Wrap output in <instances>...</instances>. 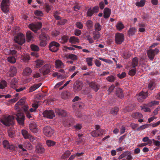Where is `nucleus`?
I'll return each instance as SVG.
<instances>
[{
  "instance_id": "obj_1",
  "label": "nucleus",
  "mask_w": 160,
  "mask_h": 160,
  "mask_svg": "<svg viewBox=\"0 0 160 160\" xmlns=\"http://www.w3.org/2000/svg\"><path fill=\"white\" fill-rule=\"evenodd\" d=\"M14 119L11 116L5 117L1 119L0 122L5 126L7 127H10L14 124Z\"/></svg>"
},
{
  "instance_id": "obj_2",
  "label": "nucleus",
  "mask_w": 160,
  "mask_h": 160,
  "mask_svg": "<svg viewBox=\"0 0 160 160\" xmlns=\"http://www.w3.org/2000/svg\"><path fill=\"white\" fill-rule=\"evenodd\" d=\"M16 119L18 124L22 126H23L24 124L25 116L22 111H19L16 114Z\"/></svg>"
},
{
  "instance_id": "obj_3",
  "label": "nucleus",
  "mask_w": 160,
  "mask_h": 160,
  "mask_svg": "<svg viewBox=\"0 0 160 160\" xmlns=\"http://www.w3.org/2000/svg\"><path fill=\"white\" fill-rule=\"evenodd\" d=\"M60 44L55 41H52L49 44L48 48L50 51L53 52H57L60 47Z\"/></svg>"
},
{
  "instance_id": "obj_4",
  "label": "nucleus",
  "mask_w": 160,
  "mask_h": 160,
  "mask_svg": "<svg viewBox=\"0 0 160 160\" xmlns=\"http://www.w3.org/2000/svg\"><path fill=\"white\" fill-rule=\"evenodd\" d=\"M39 38L41 41L40 45L42 47L45 46L47 44V40L49 39L48 36L44 32H42L39 35Z\"/></svg>"
},
{
  "instance_id": "obj_5",
  "label": "nucleus",
  "mask_w": 160,
  "mask_h": 160,
  "mask_svg": "<svg viewBox=\"0 0 160 160\" xmlns=\"http://www.w3.org/2000/svg\"><path fill=\"white\" fill-rule=\"evenodd\" d=\"M10 4L9 0H2L1 3V8L5 13H7L9 11Z\"/></svg>"
},
{
  "instance_id": "obj_6",
  "label": "nucleus",
  "mask_w": 160,
  "mask_h": 160,
  "mask_svg": "<svg viewBox=\"0 0 160 160\" xmlns=\"http://www.w3.org/2000/svg\"><path fill=\"white\" fill-rule=\"evenodd\" d=\"M14 40L19 45H22L25 42V37L22 33H19L14 37Z\"/></svg>"
},
{
  "instance_id": "obj_7",
  "label": "nucleus",
  "mask_w": 160,
  "mask_h": 160,
  "mask_svg": "<svg viewBox=\"0 0 160 160\" xmlns=\"http://www.w3.org/2000/svg\"><path fill=\"white\" fill-rule=\"evenodd\" d=\"M43 131L44 134L48 137H51L54 132V130L49 126L44 127Z\"/></svg>"
},
{
  "instance_id": "obj_8",
  "label": "nucleus",
  "mask_w": 160,
  "mask_h": 160,
  "mask_svg": "<svg viewBox=\"0 0 160 160\" xmlns=\"http://www.w3.org/2000/svg\"><path fill=\"white\" fill-rule=\"evenodd\" d=\"M42 26V23L40 22H37L34 23L29 24L28 27L32 31L36 32L37 31L40 29Z\"/></svg>"
},
{
  "instance_id": "obj_9",
  "label": "nucleus",
  "mask_w": 160,
  "mask_h": 160,
  "mask_svg": "<svg viewBox=\"0 0 160 160\" xmlns=\"http://www.w3.org/2000/svg\"><path fill=\"white\" fill-rule=\"evenodd\" d=\"M159 52V50L157 48L154 50L150 49L147 51V53L149 59L151 60L152 61L155 55L157 54Z\"/></svg>"
},
{
  "instance_id": "obj_10",
  "label": "nucleus",
  "mask_w": 160,
  "mask_h": 160,
  "mask_svg": "<svg viewBox=\"0 0 160 160\" xmlns=\"http://www.w3.org/2000/svg\"><path fill=\"white\" fill-rule=\"evenodd\" d=\"M124 35L121 33H117L115 35V41L118 44H121L124 41Z\"/></svg>"
},
{
  "instance_id": "obj_11",
  "label": "nucleus",
  "mask_w": 160,
  "mask_h": 160,
  "mask_svg": "<svg viewBox=\"0 0 160 160\" xmlns=\"http://www.w3.org/2000/svg\"><path fill=\"white\" fill-rule=\"evenodd\" d=\"M50 68L49 64H46L40 69V73H42L43 75H47L50 72Z\"/></svg>"
},
{
  "instance_id": "obj_12",
  "label": "nucleus",
  "mask_w": 160,
  "mask_h": 160,
  "mask_svg": "<svg viewBox=\"0 0 160 160\" xmlns=\"http://www.w3.org/2000/svg\"><path fill=\"white\" fill-rule=\"evenodd\" d=\"M44 117L49 119H52L55 117L54 111L52 110H46L43 112Z\"/></svg>"
},
{
  "instance_id": "obj_13",
  "label": "nucleus",
  "mask_w": 160,
  "mask_h": 160,
  "mask_svg": "<svg viewBox=\"0 0 160 160\" xmlns=\"http://www.w3.org/2000/svg\"><path fill=\"white\" fill-rule=\"evenodd\" d=\"M99 11V8L98 6H96L92 9L91 8H89L87 12V17H91L94 13H96Z\"/></svg>"
},
{
  "instance_id": "obj_14",
  "label": "nucleus",
  "mask_w": 160,
  "mask_h": 160,
  "mask_svg": "<svg viewBox=\"0 0 160 160\" xmlns=\"http://www.w3.org/2000/svg\"><path fill=\"white\" fill-rule=\"evenodd\" d=\"M17 72V69L14 66H11L8 72L6 74L8 77H13L15 76Z\"/></svg>"
},
{
  "instance_id": "obj_15",
  "label": "nucleus",
  "mask_w": 160,
  "mask_h": 160,
  "mask_svg": "<svg viewBox=\"0 0 160 160\" xmlns=\"http://www.w3.org/2000/svg\"><path fill=\"white\" fill-rule=\"evenodd\" d=\"M26 100L24 99H21L15 104L16 109H19L21 108L22 111H23V107L25 105H27L25 104Z\"/></svg>"
},
{
  "instance_id": "obj_16",
  "label": "nucleus",
  "mask_w": 160,
  "mask_h": 160,
  "mask_svg": "<svg viewBox=\"0 0 160 160\" xmlns=\"http://www.w3.org/2000/svg\"><path fill=\"white\" fill-rule=\"evenodd\" d=\"M148 95L147 92H141L138 95L137 100L139 102H142L147 97Z\"/></svg>"
},
{
  "instance_id": "obj_17",
  "label": "nucleus",
  "mask_w": 160,
  "mask_h": 160,
  "mask_svg": "<svg viewBox=\"0 0 160 160\" xmlns=\"http://www.w3.org/2000/svg\"><path fill=\"white\" fill-rule=\"evenodd\" d=\"M104 131L103 129H96L91 132V136L94 137H98L102 135Z\"/></svg>"
},
{
  "instance_id": "obj_18",
  "label": "nucleus",
  "mask_w": 160,
  "mask_h": 160,
  "mask_svg": "<svg viewBox=\"0 0 160 160\" xmlns=\"http://www.w3.org/2000/svg\"><path fill=\"white\" fill-rule=\"evenodd\" d=\"M29 128L31 131L33 133H37L38 131V129L35 122L30 123L29 125Z\"/></svg>"
},
{
  "instance_id": "obj_19",
  "label": "nucleus",
  "mask_w": 160,
  "mask_h": 160,
  "mask_svg": "<svg viewBox=\"0 0 160 160\" xmlns=\"http://www.w3.org/2000/svg\"><path fill=\"white\" fill-rule=\"evenodd\" d=\"M88 85L95 92H97L100 88V86L99 85L93 82H89Z\"/></svg>"
},
{
  "instance_id": "obj_20",
  "label": "nucleus",
  "mask_w": 160,
  "mask_h": 160,
  "mask_svg": "<svg viewBox=\"0 0 160 160\" xmlns=\"http://www.w3.org/2000/svg\"><path fill=\"white\" fill-rule=\"evenodd\" d=\"M75 121L74 119L71 117H68L66 119L65 125L68 127L72 126L74 125Z\"/></svg>"
},
{
  "instance_id": "obj_21",
  "label": "nucleus",
  "mask_w": 160,
  "mask_h": 160,
  "mask_svg": "<svg viewBox=\"0 0 160 160\" xmlns=\"http://www.w3.org/2000/svg\"><path fill=\"white\" fill-rule=\"evenodd\" d=\"M35 151L38 153H42L44 152L45 149L41 144H38L36 146Z\"/></svg>"
},
{
  "instance_id": "obj_22",
  "label": "nucleus",
  "mask_w": 160,
  "mask_h": 160,
  "mask_svg": "<svg viewBox=\"0 0 160 160\" xmlns=\"http://www.w3.org/2000/svg\"><path fill=\"white\" fill-rule=\"evenodd\" d=\"M55 112L58 115L62 117L66 116L67 114V112L65 110L61 109H56Z\"/></svg>"
},
{
  "instance_id": "obj_23",
  "label": "nucleus",
  "mask_w": 160,
  "mask_h": 160,
  "mask_svg": "<svg viewBox=\"0 0 160 160\" xmlns=\"http://www.w3.org/2000/svg\"><path fill=\"white\" fill-rule=\"evenodd\" d=\"M111 12V9L108 8H106L103 10V17L105 18H108L110 15Z\"/></svg>"
},
{
  "instance_id": "obj_24",
  "label": "nucleus",
  "mask_w": 160,
  "mask_h": 160,
  "mask_svg": "<svg viewBox=\"0 0 160 160\" xmlns=\"http://www.w3.org/2000/svg\"><path fill=\"white\" fill-rule=\"evenodd\" d=\"M55 63L56 68H62L64 67L63 63L61 60L57 59L55 61Z\"/></svg>"
},
{
  "instance_id": "obj_25",
  "label": "nucleus",
  "mask_w": 160,
  "mask_h": 160,
  "mask_svg": "<svg viewBox=\"0 0 160 160\" xmlns=\"http://www.w3.org/2000/svg\"><path fill=\"white\" fill-rule=\"evenodd\" d=\"M32 72V70L31 68L27 67L23 70L22 74L25 76H30Z\"/></svg>"
},
{
  "instance_id": "obj_26",
  "label": "nucleus",
  "mask_w": 160,
  "mask_h": 160,
  "mask_svg": "<svg viewBox=\"0 0 160 160\" xmlns=\"http://www.w3.org/2000/svg\"><path fill=\"white\" fill-rule=\"evenodd\" d=\"M23 111L25 112L27 117L29 119L32 118L29 111L28 110V105H25L23 107Z\"/></svg>"
},
{
  "instance_id": "obj_27",
  "label": "nucleus",
  "mask_w": 160,
  "mask_h": 160,
  "mask_svg": "<svg viewBox=\"0 0 160 160\" xmlns=\"http://www.w3.org/2000/svg\"><path fill=\"white\" fill-rule=\"evenodd\" d=\"M21 133L23 137L25 139H28L30 138L31 137V135L25 129H22V130Z\"/></svg>"
},
{
  "instance_id": "obj_28",
  "label": "nucleus",
  "mask_w": 160,
  "mask_h": 160,
  "mask_svg": "<svg viewBox=\"0 0 160 160\" xmlns=\"http://www.w3.org/2000/svg\"><path fill=\"white\" fill-rule=\"evenodd\" d=\"M3 147L6 149H12L13 148V146L10 144L8 141L4 140L2 142Z\"/></svg>"
},
{
  "instance_id": "obj_29",
  "label": "nucleus",
  "mask_w": 160,
  "mask_h": 160,
  "mask_svg": "<svg viewBox=\"0 0 160 160\" xmlns=\"http://www.w3.org/2000/svg\"><path fill=\"white\" fill-rule=\"evenodd\" d=\"M18 82V80L16 78H14L10 82L11 87L13 88H15Z\"/></svg>"
},
{
  "instance_id": "obj_30",
  "label": "nucleus",
  "mask_w": 160,
  "mask_h": 160,
  "mask_svg": "<svg viewBox=\"0 0 160 160\" xmlns=\"http://www.w3.org/2000/svg\"><path fill=\"white\" fill-rule=\"evenodd\" d=\"M27 41L28 42H30L32 40L33 38V33L30 31H28L26 33Z\"/></svg>"
},
{
  "instance_id": "obj_31",
  "label": "nucleus",
  "mask_w": 160,
  "mask_h": 160,
  "mask_svg": "<svg viewBox=\"0 0 160 160\" xmlns=\"http://www.w3.org/2000/svg\"><path fill=\"white\" fill-rule=\"evenodd\" d=\"M42 85L41 83L34 84L31 86L29 89V92H31L38 88Z\"/></svg>"
},
{
  "instance_id": "obj_32",
  "label": "nucleus",
  "mask_w": 160,
  "mask_h": 160,
  "mask_svg": "<svg viewBox=\"0 0 160 160\" xmlns=\"http://www.w3.org/2000/svg\"><path fill=\"white\" fill-rule=\"evenodd\" d=\"M136 29L134 27L131 28L128 31V34L129 37L132 36L134 35L136 32Z\"/></svg>"
},
{
  "instance_id": "obj_33",
  "label": "nucleus",
  "mask_w": 160,
  "mask_h": 160,
  "mask_svg": "<svg viewBox=\"0 0 160 160\" xmlns=\"http://www.w3.org/2000/svg\"><path fill=\"white\" fill-rule=\"evenodd\" d=\"M116 92V95L118 97L121 98L123 97L122 90L121 88H117Z\"/></svg>"
},
{
  "instance_id": "obj_34",
  "label": "nucleus",
  "mask_w": 160,
  "mask_h": 160,
  "mask_svg": "<svg viewBox=\"0 0 160 160\" xmlns=\"http://www.w3.org/2000/svg\"><path fill=\"white\" fill-rule=\"evenodd\" d=\"M35 64L36 65V67L38 68L43 65L44 61L42 60L38 59L35 61Z\"/></svg>"
},
{
  "instance_id": "obj_35",
  "label": "nucleus",
  "mask_w": 160,
  "mask_h": 160,
  "mask_svg": "<svg viewBox=\"0 0 160 160\" xmlns=\"http://www.w3.org/2000/svg\"><path fill=\"white\" fill-rule=\"evenodd\" d=\"M82 84H77L73 87L74 91L75 92H78L81 90L82 87Z\"/></svg>"
},
{
  "instance_id": "obj_36",
  "label": "nucleus",
  "mask_w": 160,
  "mask_h": 160,
  "mask_svg": "<svg viewBox=\"0 0 160 160\" xmlns=\"http://www.w3.org/2000/svg\"><path fill=\"white\" fill-rule=\"evenodd\" d=\"M69 42L72 43L76 44L79 42L78 38L75 36L71 37L69 39Z\"/></svg>"
},
{
  "instance_id": "obj_37",
  "label": "nucleus",
  "mask_w": 160,
  "mask_h": 160,
  "mask_svg": "<svg viewBox=\"0 0 160 160\" xmlns=\"http://www.w3.org/2000/svg\"><path fill=\"white\" fill-rule=\"evenodd\" d=\"M117 29L118 31H121L124 28V26L121 22H118L116 25Z\"/></svg>"
},
{
  "instance_id": "obj_38",
  "label": "nucleus",
  "mask_w": 160,
  "mask_h": 160,
  "mask_svg": "<svg viewBox=\"0 0 160 160\" xmlns=\"http://www.w3.org/2000/svg\"><path fill=\"white\" fill-rule=\"evenodd\" d=\"M138 60L137 57H135L132 59V68H134L138 66Z\"/></svg>"
},
{
  "instance_id": "obj_39",
  "label": "nucleus",
  "mask_w": 160,
  "mask_h": 160,
  "mask_svg": "<svg viewBox=\"0 0 160 160\" xmlns=\"http://www.w3.org/2000/svg\"><path fill=\"white\" fill-rule=\"evenodd\" d=\"M124 153L125 155V157H126V159L127 160H132V157L130 151H126L124 152Z\"/></svg>"
},
{
  "instance_id": "obj_40",
  "label": "nucleus",
  "mask_w": 160,
  "mask_h": 160,
  "mask_svg": "<svg viewBox=\"0 0 160 160\" xmlns=\"http://www.w3.org/2000/svg\"><path fill=\"white\" fill-rule=\"evenodd\" d=\"M119 110V109L118 107H115L111 109L110 113L113 116H115L117 114Z\"/></svg>"
},
{
  "instance_id": "obj_41",
  "label": "nucleus",
  "mask_w": 160,
  "mask_h": 160,
  "mask_svg": "<svg viewBox=\"0 0 160 160\" xmlns=\"http://www.w3.org/2000/svg\"><path fill=\"white\" fill-rule=\"evenodd\" d=\"M121 54L122 56L126 59L129 58L131 56V53L129 52H125Z\"/></svg>"
},
{
  "instance_id": "obj_42",
  "label": "nucleus",
  "mask_w": 160,
  "mask_h": 160,
  "mask_svg": "<svg viewBox=\"0 0 160 160\" xmlns=\"http://www.w3.org/2000/svg\"><path fill=\"white\" fill-rule=\"evenodd\" d=\"M86 25L88 29H91L93 26L92 21L91 20H88L86 22Z\"/></svg>"
},
{
  "instance_id": "obj_43",
  "label": "nucleus",
  "mask_w": 160,
  "mask_h": 160,
  "mask_svg": "<svg viewBox=\"0 0 160 160\" xmlns=\"http://www.w3.org/2000/svg\"><path fill=\"white\" fill-rule=\"evenodd\" d=\"M155 85L156 84L155 82L152 81H150L148 85V88L149 90H152L155 88Z\"/></svg>"
},
{
  "instance_id": "obj_44",
  "label": "nucleus",
  "mask_w": 160,
  "mask_h": 160,
  "mask_svg": "<svg viewBox=\"0 0 160 160\" xmlns=\"http://www.w3.org/2000/svg\"><path fill=\"white\" fill-rule=\"evenodd\" d=\"M146 1L145 0H141L139 2H137L135 3L136 6L139 7H143Z\"/></svg>"
},
{
  "instance_id": "obj_45",
  "label": "nucleus",
  "mask_w": 160,
  "mask_h": 160,
  "mask_svg": "<svg viewBox=\"0 0 160 160\" xmlns=\"http://www.w3.org/2000/svg\"><path fill=\"white\" fill-rule=\"evenodd\" d=\"M132 117L135 119L138 118H142L143 117V115L140 113L136 112L132 113Z\"/></svg>"
},
{
  "instance_id": "obj_46",
  "label": "nucleus",
  "mask_w": 160,
  "mask_h": 160,
  "mask_svg": "<svg viewBox=\"0 0 160 160\" xmlns=\"http://www.w3.org/2000/svg\"><path fill=\"white\" fill-rule=\"evenodd\" d=\"M93 58L91 57L87 58H86V61L88 66L90 67L92 66V61Z\"/></svg>"
},
{
  "instance_id": "obj_47",
  "label": "nucleus",
  "mask_w": 160,
  "mask_h": 160,
  "mask_svg": "<svg viewBox=\"0 0 160 160\" xmlns=\"http://www.w3.org/2000/svg\"><path fill=\"white\" fill-rule=\"evenodd\" d=\"M67 58L72 60H77L78 59V57L76 55L73 54H69Z\"/></svg>"
},
{
  "instance_id": "obj_48",
  "label": "nucleus",
  "mask_w": 160,
  "mask_h": 160,
  "mask_svg": "<svg viewBox=\"0 0 160 160\" xmlns=\"http://www.w3.org/2000/svg\"><path fill=\"white\" fill-rule=\"evenodd\" d=\"M23 147L26 148L28 150H31L32 149V146L29 142H26L23 144Z\"/></svg>"
},
{
  "instance_id": "obj_49",
  "label": "nucleus",
  "mask_w": 160,
  "mask_h": 160,
  "mask_svg": "<svg viewBox=\"0 0 160 160\" xmlns=\"http://www.w3.org/2000/svg\"><path fill=\"white\" fill-rule=\"evenodd\" d=\"M92 33L93 35V38L94 40L98 39L100 37V34L99 32L93 31Z\"/></svg>"
},
{
  "instance_id": "obj_50",
  "label": "nucleus",
  "mask_w": 160,
  "mask_h": 160,
  "mask_svg": "<svg viewBox=\"0 0 160 160\" xmlns=\"http://www.w3.org/2000/svg\"><path fill=\"white\" fill-rule=\"evenodd\" d=\"M94 28L95 31L98 32L101 30L102 27L99 23L97 22L94 25Z\"/></svg>"
},
{
  "instance_id": "obj_51",
  "label": "nucleus",
  "mask_w": 160,
  "mask_h": 160,
  "mask_svg": "<svg viewBox=\"0 0 160 160\" xmlns=\"http://www.w3.org/2000/svg\"><path fill=\"white\" fill-rule=\"evenodd\" d=\"M73 128L75 130L78 131L81 129L82 128V124L80 123H77L73 126Z\"/></svg>"
},
{
  "instance_id": "obj_52",
  "label": "nucleus",
  "mask_w": 160,
  "mask_h": 160,
  "mask_svg": "<svg viewBox=\"0 0 160 160\" xmlns=\"http://www.w3.org/2000/svg\"><path fill=\"white\" fill-rule=\"evenodd\" d=\"M60 14L59 12L55 11L53 13V16L55 19L57 20H61L62 18L60 17L59 15Z\"/></svg>"
},
{
  "instance_id": "obj_53",
  "label": "nucleus",
  "mask_w": 160,
  "mask_h": 160,
  "mask_svg": "<svg viewBox=\"0 0 160 160\" xmlns=\"http://www.w3.org/2000/svg\"><path fill=\"white\" fill-rule=\"evenodd\" d=\"M47 145L48 147H52L55 145L56 142L51 140H47L46 141Z\"/></svg>"
},
{
  "instance_id": "obj_54",
  "label": "nucleus",
  "mask_w": 160,
  "mask_h": 160,
  "mask_svg": "<svg viewBox=\"0 0 160 160\" xmlns=\"http://www.w3.org/2000/svg\"><path fill=\"white\" fill-rule=\"evenodd\" d=\"M7 60L8 62L12 63H14L16 62L15 58L13 56L8 57L7 58Z\"/></svg>"
},
{
  "instance_id": "obj_55",
  "label": "nucleus",
  "mask_w": 160,
  "mask_h": 160,
  "mask_svg": "<svg viewBox=\"0 0 160 160\" xmlns=\"http://www.w3.org/2000/svg\"><path fill=\"white\" fill-rule=\"evenodd\" d=\"M136 72V68H134L130 70L128 72V74L131 76H133Z\"/></svg>"
},
{
  "instance_id": "obj_56",
  "label": "nucleus",
  "mask_w": 160,
  "mask_h": 160,
  "mask_svg": "<svg viewBox=\"0 0 160 160\" xmlns=\"http://www.w3.org/2000/svg\"><path fill=\"white\" fill-rule=\"evenodd\" d=\"M22 59L24 62H28L30 59L29 55L28 54H26L22 56Z\"/></svg>"
},
{
  "instance_id": "obj_57",
  "label": "nucleus",
  "mask_w": 160,
  "mask_h": 160,
  "mask_svg": "<svg viewBox=\"0 0 160 160\" xmlns=\"http://www.w3.org/2000/svg\"><path fill=\"white\" fill-rule=\"evenodd\" d=\"M31 48L32 51H38L39 50L38 47L34 44H32L31 45Z\"/></svg>"
},
{
  "instance_id": "obj_58",
  "label": "nucleus",
  "mask_w": 160,
  "mask_h": 160,
  "mask_svg": "<svg viewBox=\"0 0 160 160\" xmlns=\"http://www.w3.org/2000/svg\"><path fill=\"white\" fill-rule=\"evenodd\" d=\"M98 59L109 64H112V62L109 59H105L101 57H99L98 58Z\"/></svg>"
},
{
  "instance_id": "obj_59",
  "label": "nucleus",
  "mask_w": 160,
  "mask_h": 160,
  "mask_svg": "<svg viewBox=\"0 0 160 160\" xmlns=\"http://www.w3.org/2000/svg\"><path fill=\"white\" fill-rule=\"evenodd\" d=\"M35 14L38 16L42 17L43 14L42 11L39 10H36L34 12Z\"/></svg>"
},
{
  "instance_id": "obj_60",
  "label": "nucleus",
  "mask_w": 160,
  "mask_h": 160,
  "mask_svg": "<svg viewBox=\"0 0 160 160\" xmlns=\"http://www.w3.org/2000/svg\"><path fill=\"white\" fill-rule=\"evenodd\" d=\"M159 102L156 101H153L149 102L147 104V106L148 107H152L154 105L158 104Z\"/></svg>"
},
{
  "instance_id": "obj_61",
  "label": "nucleus",
  "mask_w": 160,
  "mask_h": 160,
  "mask_svg": "<svg viewBox=\"0 0 160 160\" xmlns=\"http://www.w3.org/2000/svg\"><path fill=\"white\" fill-rule=\"evenodd\" d=\"M106 79L108 81L110 82H113L115 80V78L113 76H110L108 77Z\"/></svg>"
},
{
  "instance_id": "obj_62",
  "label": "nucleus",
  "mask_w": 160,
  "mask_h": 160,
  "mask_svg": "<svg viewBox=\"0 0 160 160\" xmlns=\"http://www.w3.org/2000/svg\"><path fill=\"white\" fill-rule=\"evenodd\" d=\"M60 21H58L57 23V24L58 25H64L65 23L67 22V21L65 19H61Z\"/></svg>"
},
{
  "instance_id": "obj_63",
  "label": "nucleus",
  "mask_w": 160,
  "mask_h": 160,
  "mask_svg": "<svg viewBox=\"0 0 160 160\" xmlns=\"http://www.w3.org/2000/svg\"><path fill=\"white\" fill-rule=\"evenodd\" d=\"M75 25L79 29H82L83 27L82 24L80 22H76Z\"/></svg>"
},
{
  "instance_id": "obj_64",
  "label": "nucleus",
  "mask_w": 160,
  "mask_h": 160,
  "mask_svg": "<svg viewBox=\"0 0 160 160\" xmlns=\"http://www.w3.org/2000/svg\"><path fill=\"white\" fill-rule=\"evenodd\" d=\"M68 39V37L66 36H63L61 38V42L62 43H65L67 42Z\"/></svg>"
}]
</instances>
